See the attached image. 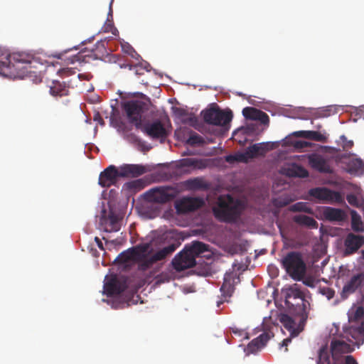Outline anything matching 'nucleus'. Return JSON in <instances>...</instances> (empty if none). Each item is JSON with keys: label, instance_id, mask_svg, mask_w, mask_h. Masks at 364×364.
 Segmentation results:
<instances>
[{"label": "nucleus", "instance_id": "obj_1", "mask_svg": "<svg viewBox=\"0 0 364 364\" xmlns=\"http://www.w3.org/2000/svg\"><path fill=\"white\" fill-rule=\"evenodd\" d=\"M177 247L178 245L175 244H171L151 255L152 249L150 243H142L122 252L118 259L122 262H134L138 264L139 270L146 271L158 261L163 260L171 255Z\"/></svg>", "mask_w": 364, "mask_h": 364}, {"label": "nucleus", "instance_id": "obj_2", "mask_svg": "<svg viewBox=\"0 0 364 364\" xmlns=\"http://www.w3.org/2000/svg\"><path fill=\"white\" fill-rule=\"evenodd\" d=\"M244 209L245 205L242 200L226 194L218 198L213 212L219 221L233 223L240 218Z\"/></svg>", "mask_w": 364, "mask_h": 364}, {"label": "nucleus", "instance_id": "obj_3", "mask_svg": "<svg viewBox=\"0 0 364 364\" xmlns=\"http://www.w3.org/2000/svg\"><path fill=\"white\" fill-rule=\"evenodd\" d=\"M347 314L348 323L343 326L345 336L359 347L364 343V308L354 304Z\"/></svg>", "mask_w": 364, "mask_h": 364}, {"label": "nucleus", "instance_id": "obj_4", "mask_svg": "<svg viewBox=\"0 0 364 364\" xmlns=\"http://www.w3.org/2000/svg\"><path fill=\"white\" fill-rule=\"evenodd\" d=\"M285 304L289 311L299 316L300 323H305L308 318L309 303L298 284H294L284 289Z\"/></svg>", "mask_w": 364, "mask_h": 364}, {"label": "nucleus", "instance_id": "obj_5", "mask_svg": "<svg viewBox=\"0 0 364 364\" xmlns=\"http://www.w3.org/2000/svg\"><path fill=\"white\" fill-rule=\"evenodd\" d=\"M287 272L295 280H301L306 270L302 255L299 252H289L282 259Z\"/></svg>", "mask_w": 364, "mask_h": 364}, {"label": "nucleus", "instance_id": "obj_6", "mask_svg": "<svg viewBox=\"0 0 364 364\" xmlns=\"http://www.w3.org/2000/svg\"><path fill=\"white\" fill-rule=\"evenodd\" d=\"M122 109L129 122L134 124L136 128H139L141 125L142 114L146 109V104L138 100H128L123 103Z\"/></svg>", "mask_w": 364, "mask_h": 364}, {"label": "nucleus", "instance_id": "obj_7", "mask_svg": "<svg viewBox=\"0 0 364 364\" xmlns=\"http://www.w3.org/2000/svg\"><path fill=\"white\" fill-rule=\"evenodd\" d=\"M354 346L357 345L350 342L346 336L344 332L339 338H333L331 341L330 350L331 361H335L344 358V354L351 353L354 350Z\"/></svg>", "mask_w": 364, "mask_h": 364}, {"label": "nucleus", "instance_id": "obj_8", "mask_svg": "<svg viewBox=\"0 0 364 364\" xmlns=\"http://www.w3.org/2000/svg\"><path fill=\"white\" fill-rule=\"evenodd\" d=\"M202 113L205 122L217 126H226L233 117L232 111H223L218 107L208 109Z\"/></svg>", "mask_w": 364, "mask_h": 364}, {"label": "nucleus", "instance_id": "obj_9", "mask_svg": "<svg viewBox=\"0 0 364 364\" xmlns=\"http://www.w3.org/2000/svg\"><path fill=\"white\" fill-rule=\"evenodd\" d=\"M175 195L169 187L152 188L145 193L146 199L149 202L164 204L173 199Z\"/></svg>", "mask_w": 364, "mask_h": 364}, {"label": "nucleus", "instance_id": "obj_10", "mask_svg": "<svg viewBox=\"0 0 364 364\" xmlns=\"http://www.w3.org/2000/svg\"><path fill=\"white\" fill-rule=\"evenodd\" d=\"M196 264V259L193 255L185 247L184 250L175 256L172 260L173 268L181 272L188 268L194 267Z\"/></svg>", "mask_w": 364, "mask_h": 364}, {"label": "nucleus", "instance_id": "obj_11", "mask_svg": "<svg viewBox=\"0 0 364 364\" xmlns=\"http://www.w3.org/2000/svg\"><path fill=\"white\" fill-rule=\"evenodd\" d=\"M317 364H358L352 355H346L344 358L331 361L327 345L321 346L318 350Z\"/></svg>", "mask_w": 364, "mask_h": 364}, {"label": "nucleus", "instance_id": "obj_12", "mask_svg": "<svg viewBox=\"0 0 364 364\" xmlns=\"http://www.w3.org/2000/svg\"><path fill=\"white\" fill-rule=\"evenodd\" d=\"M119 172V168L114 165H110L100 173L98 182L99 185L103 188H109L111 186L115 185L119 178H121Z\"/></svg>", "mask_w": 364, "mask_h": 364}, {"label": "nucleus", "instance_id": "obj_13", "mask_svg": "<svg viewBox=\"0 0 364 364\" xmlns=\"http://www.w3.org/2000/svg\"><path fill=\"white\" fill-rule=\"evenodd\" d=\"M127 288V281L124 278L112 276L104 284V291L107 296L118 295Z\"/></svg>", "mask_w": 364, "mask_h": 364}, {"label": "nucleus", "instance_id": "obj_14", "mask_svg": "<svg viewBox=\"0 0 364 364\" xmlns=\"http://www.w3.org/2000/svg\"><path fill=\"white\" fill-rule=\"evenodd\" d=\"M309 164L311 167L321 173H333V168L329 163V159L318 154L309 156Z\"/></svg>", "mask_w": 364, "mask_h": 364}, {"label": "nucleus", "instance_id": "obj_15", "mask_svg": "<svg viewBox=\"0 0 364 364\" xmlns=\"http://www.w3.org/2000/svg\"><path fill=\"white\" fill-rule=\"evenodd\" d=\"M204 204L203 199L199 198H184L176 204L178 213H188L201 208Z\"/></svg>", "mask_w": 364, "mask_h": 364}, {"label": "nucleus", "instance_id": "obj_16", "mask_svg": "<svg viewBox=\"0 0 364 364\" xmlns=\"http://www.w3.org/2000/svg\"><path fill=\"white\" fill-rule=\"evenodd\" d=\"M143 132L153 139H164L168 136V132L164 124L159 119L146 124Z\"/></svg>", "mask_w": 364, "mask_h": 364}, {"label": "nucleus", "instance_id": "obj_17", "mask_svg": "<svg viewBox=\"0 0 364 364\" xmlns=\"http://www.w3.org/2000/svg\"><path fill=\"white\" fill-rule=\"evenodd\" d=\"M294 316V318L287 314H282L279 321L284 327L289 331L291 336H297L302 331V328L300 326H304V323H300L299 316Z\"/></svg>", "mask_w": 364, "mask_h": 364}, {"label": "nucleus", "instance_id": "obj_18", "mask_svg": "<svg viewBox=\"0 0 364 364\" xmlns=\"http://www.w3.org/2000/svg\"><path fill=\"white\" fill-rule=\"evenodd\" d=\"M364 281V274L359 273L353 275L350 279L343 286L341 296L343 299H347L353 294L362 284Z\"/></svg>", "mask_w": 364, "mask_h": 364}, {"label": "nucleus", "instance_id": "obj_19", "mask_svg": "<svg viewBox=\"0 0 364 364\" xmlns=\"http://www.w3.org/2000/svg\"><path fill=\"white\" fill-rule=\"evenodd\" d=\"M364 245V236L349 233L345 240V254L352 255Z\"/></svg>", "mask_w": 364, "mask_h": 364}, {"label": "nucleus", "instance_id": "obj_20", "mask_svg": "<svg viewBox=\"0 0 364 364\" xmlns=\"http://www.w3.org/2000/svg\"><path fill=\"white\" fill-rule=\"evenodd\" d=\"M323 218L330 222H343L346 218V212L340 208L325 206L321 210Z\"/></svg>", "mask_w": 364, "mask_h": 364}, {"label": "nucleus", "instance_id": "obj_21", "mask_svg": "<svg viewBox=\"0 0 364 364\" xmlns=\"http://www.w3.org/2000/svg\"><path fill=\"white\" fill-rule=\"evenodd\" d=\"M119 169L122 178L138 177L147 171L146 167L141 164H124Z\"/></svg>", "mask_w": 364, "mask_h": 364}, {"label": "nucleus", "instance_id": "obj_22", "mask_svg": "<svg viewBox=\"0 0 364 364\" xmlns=\"http://www.w3.org/2000/svg\"><path fill=\"white\" fill-rule=\"evenodd\" d=\"M242 114L245 119L258 120L263 124H268L269 117L267 113L252 107H247L242 109Z\"/></svg>", "mask_w": 364, "mask_h": 364}, {"label": "nucleus", "instance_id": "obj_23", "mask_svg": "<svg viewBox=\"0 0 364 364\" xmlns=\"http://www.w3.org/2000/svg\"><path fill=\"white\" fill-rule=\"evenodd\" d=\"M100 224L104 230L107 232H117L120 230L119 218L112 212L109 213L107 217H102Z\"/></svg>", "mask_w": 364, "mask_h": 364}, {"label": "nucleus", "instance_id": "obj_24", "mask_svg": "<svg viewBox=\"0 0 364 364\" xmlns=\"http://www.w3.org/2000/svg\"><path fill=\"white\" fill-rule=\"evenodd\" d=\"M269 332H264L257 338L253 339L247 346L246 351L247 353H256L259 349L264 347L271 338Z\"/></svg>", "mask_w": 364, "mask_h": 364}, {"label": "nucleus", "instance_id": "obj_25", "mask_svg": "<svg viewBox=\"0 0 364 364\" xmlns=\"http://www.w3.org/2000/svg\"><path fill=\"white\" fill-rule=\"evenodd\" d=\"M296 137H302L316 141L325 142L327 136L317 131H297L293 133Z\"/></svg>", "mask_w": 364, "mask_h": 364}, {"label": "nucleus", "instance_id": "obj_26", "mask_svg": "<svg viewBox=\"0 0 364 364\" xmlns=\"http://www.w3.org/2000/svg\"><path fill=\"white\" fill-rule=\"evenodd\" d=\"M346 171L350 174L363 173L364 161L359 158L352 159L347 164Z\"/></svg>", "mask_w": 364, "mask_h": 364}, {"label": "nucleus", "instance_id": "obj_27", "mask_svg": "<svg viewBox=\"0 0 364 364\" xmlns=\"http://www.w3.org/2000/svg\"><path fill=\"white\" fill-rule=\"evenodd\" d=\"M220 290L221 291L222 296L226 301L228 298H230L232 296L235 290V287L231 282V275L230 274H225L224 281Z\"/></svg>", "mask_w": 364, "mask_h": 364}, {"label": "nucleus", "instance_id": "obj_28", "mask_svg": "<svg viewBox=\"0 0 364 364\" xmlns=\"http://www.w3.org/2000/svg\"><path fill=\"white\" fill-rule=\"evenodd\" d=\"M293 220L298 225L306 226L310 228L316 229L318 223L313 218L306 215H296L293 218Z\"/></svg>", "mask_w": 364, "mask_h": 364}, {"label": "nucleus", "instance_id": "obj_29", "mask_svg": "<svg viewBox=\"0 0 364 364\" xmlns=\"http://www.w3.org/2000/svg\"><path fill=\"white\" fill-rule=\"evenodd\" d=\"M34 60V57L29 53L25 52L14 53L11 55V65L14 66V63L31 64Z\"/></svg>", "mask_w": 364, "mask_h": 364}, {"label": "nucleus", "instance_id": "obj_30", "mask_svg": "<svg viewBox=\"0 0 364 364\" xmlns=\"http://www.w3.org/2000/svg\"><path fill=\"white\" fill-rule=\"evenodd\" d=\"M50 93L54 97L65 96L68 94V88L64 82L53 81V85L50 87Z\"/></svg>", "mask_w": 364, "mask_h": 364}, {"label": "nucleus", "instance_id": "obj_31", "mask_svg": "<svg viewBox=\"0 0 364 364\" xmlns=\"http://www.w3.org/2000/svg\"><path fill=\"white\" fill-rule=\"evenodd\" d=\"M269 149V144L265 143L255 144L247 149L249 157L251 159L257 155H263Z\"/></svg>", "mask_w": 364, "mask_h": 364}, {"label": "nucleus", "instance_id": "obj_32", "mask_svg": "<svg viewBox=\"0 0 364 364\" xmlns=\"http://www.w3.org/2000/svg\"><path fill=\"white\" fill-rule=\"evenodd\" d=\"M331 189L325 187L314 188L309 190V194L320 200L327 203Z\"/></svg>", "mask_w": 364, "mask_h": 364}, {"label": "nucleus", "instance_id": "obj_33", "mask_svg": "<svg viewBox=\"0 0 364 364\" xmlns=\"http://www.w3.org/2000/svg\"><path fill=\"white\" fill-rule=\"evenodd\" d=\"M186 247L196 259L201 254L208 251V245L204 244L202 242L196 241L193 242L191 245H186Z\"/></svg>", "mask_w": 364, "mask_h": 364}, {"label": "nucleus", "instance_id": "obj_34", "mask_svg": "<svg viewBox=\"0 0 364 364\" xmlns=\"http://www.w3.org/2000/svg\"><path fill=\"white\" fill-rule=\"evenodd\" d=\"M287 175L291 177L306 178L308 177L309 172L303 166L295 164L288 168Z\"/></svg>", "mask_w": 364, "mask_h": 364}, {"label": "nucleus", "instance_id": "obj_35", "mask_svg": "<svg viewBox=\"0 0 364 364\" xmlns=\"http://www.w3.org/2000/svg\"><path fill=\"white\" fill-rule=\"evenodd\" d=\"M11 55L9 51L0 48V68H10L11 65Z\"/></svg>", "mask_w": 364, "mask_h": 364}, {"label": "nucleus", "instance_id": "obj_36", "mask_svg": "<svg viewBox=\"0 0 364 364\" xmlns=\"http://www.w3.org/2000/svg\"><path fill=\"white\" fill-rule=\"evenodd\" d=\"M204 143V139L201 136H200L199 134L193 131H190V136L186 140V144L192 146H200L203 145Z\"/></svg>", "mask_w": 364, "mask_h": 364}, {"label": "nucleus", "instance_id": "obj_37", "mask_svg": "<svg viewBox=\"0 0 364 364\" xmlns=\"http://www.w3.org/2000/svg\"><path fill=\"white\" fill-rule=\"evenodd\" d=\"M289 210L292 212H304L313 213V210L308 203L298 202L290 206Z\"/></svg>", "mask_w": 364, "mask_h": 364}, {"label": "nucleus", "instance_id": "obj_38", "mask_svg": "<svg viewBox=\"0 0 364 364\" xmlns=\"http://www.w3.org/2000/svg\"><path fill=\"white\" fill-rule=\"evenodd\" d=\"M327 203L331 204L337 203L342 205L345 203V200L343 195L340 192L331 190Z\"/></svg>", "mask_w": 364, "mask_h": 364}, {"label": "nucleus", "instance_id": "obj_39", "mask_svg": "<svg viewBox=\"0 0 364 364\" xmlns=\"http://www.w3.org/2000/svg\"><path fill=\"white\" fill-rule=\"evenodd\" d=\"M351 226L355 231L363 230V223L360 220V218L356 215L355 211H352V223Z\"/></svg>", "mask_w": 364, "mask_h": 364}, {"label": "nucleus", "instance_id": "obj_40", "mask_svg": "<svg viewBox=\"0 0 364 364\" xmlns=\"http://www.w3.org/2000/svg\"><path fill=\"white\" fill-rule=\"evenodd\" d=\"M338 144L341 146L344 151H348L353 146V141L348 140L345 135H341L339 140L337 141Z\"/></svg>", "mask_w": 364, "mask_h": 364}, {"label": "nucleus", "instance_id": "obj_41", "mask_svg": "<svg viewBox=\"0 0 364 364\" xmlns=\"http://www.w3.org/2000/svg\"><path fill=\"white\" fill-rule=\"evenodd\" d=\"M127 186L129 188L133 189L134 191H139L143 188V182L141 180L138 179L127 183Z\"/></svg>", "mask_w": 364, "mask_h": 364}, {"label": "nucleus", "instance_id": "obj_42", "mask_svg": "<svg viewBox=\"0 0 364 364\" xmlns=\"http://www.w3.org/2000/svg\"><path fill=\"white\" fill-rule=\"evenodd\" d=\"M198 160L193 158H186L181 161V165L183 167L196 166Z\"/></svg>", "mask_w": 364, "mask_h": 364}, {"label": "nucleus", "instance_id": "obj_43", "mask_svg": "<svg viewBox=\"0 0 364 364\" xmlns=\"http://www.w3.org/2000/svg\"><path fill=\"white\" fill-rule=\"evenodd\" d=\"M319 291L322 295L326 296L328 300L332 299L335 295V291L329 287L320 288Z\"/></svg>", "mask_w": 364, "mask_h": 364}, {"label": "nucleus", "instance_id": "obj_44", "mask_svg": "<svg viewBox=\"0 0 364 364\" xmlns=\"http://www.w3.org/2000/svg\"><path fill=\"white\" fill-rule=\"evenodd\" d=\"M230 330L234 335L237 336H243L245 339H249L248 333L244 330L237 328L236 327H232L230 328Z\"/></svg>", "mask_w": 364, "mask_h": 364}, {"label": "nucleus", "instance_id": "obj_45", "mask_svg": "<svg viewBox=\"0 0 364 364\" xmlns=\"http://www.w3.org/2000/svg\"><path fill=\"white\" fill-rule=\"evenodd\" d=\"M348 202L353 206L359 207V201L357 196L354 194H348L346 196Z\"/></svg>", "mask_w": 364, "mask_h": 364}, {"label": "nucleus", "instance_id": "obj_46", "mask_svg": "<svg viewBox=\"0 0 364 364\" xmlns=\"http://www.w3.org/2000/svg\"><path fill=\"white\" fill-rule=\"evenodd\" d=\"M236 157L237 162H247L251 159L247 150L245 153H236Z\"/></svg>", "mask_w": 364, "mask_h": 364}, {"label": "nucleus", "instance_id": "obj_47", "mask_svg": "<svg viewBox=\"0 0 364 364\" xmlns=\"http://www.w3.org/2000/svg\"><path fill=\"white\" fill-rule=\"evenodd\" d=\"M75 72L73 71L72 69H70V68H63V69L59 70V73L63 77L69 76V75H72Z\"/></svg>", "mask_w": 364, "mask_h": 364}, {"label": "nucleus", "instance_id": "obj_48", "mask_svg": "<svg viewBox=\"0 0 364 364\" xmlns=\"http://www.w3.org/2000/svg\"><path fill=\"white\" fill-rule=\"evenodd\" d=\"M126 67H129V70L134 69L135 70V73L136 75H142L143 74V73L141 72V70H142L141 68H139L136 65L132 66L130 65H124L123 66L122 65L121 66V68H126Z\"/></svg>", "mask_w": 364, "mask_h": 364}, {"label": "nucleus", "instance_id": "obj_49", "mask_svg": "<svg viewBox=\"0 0 364 364\" xmlns=\"http://www.w3.org/2000/svg\"><path fill=\"white\" fill-rule=\"evenodd\" d=\"M175 113L180 117H184L188 116V112H186V110L182 108H176Z\"/></svg>", "mask_w": 364, "mask_h": 364}, {"label": "nucleus", "instance_id": "obj_50", "mask_svg": "<svg viewBox=\"0 0 364 364\" xmlns=\"http://www.w3.org/2000/svg\"><path fill=\"white\" fill-rule=\"evenodd\" d=\"M93 120L97 122L98 124H100L102 126H103L105 124L104 119H102V117H101V115L99 112H97L94 115Z\"/></svg>", "mask_w": 364, "mask_h": 364}, {"label": "nucleus", "instance_id": "obj_51", "mask_svg": "<svg viewBox=\"0 0 364 364\" xmlns=\"http://www.w3.org/2000/svg\"><path fill=\"white\" fill-rule=\"evenodd\" d=\"M293 336H290V337H288V338L284 339L282 343L281 346L282 347H284V346L285 347V350H284L285 352H287L288 350L287 346L289 345V343H290L291 342V338Z\"/></svg>", "mask_w": 364, "mask_h": 364}, {"label": "nucleus", "instance_id": "obj_52", "mask_svg": "<svg viewBox=\"0 0 364 364\" xmlns=\"http://www.w3.org/2000/svg\"><path fill=\"white\" fill-rule=\"evenodd\" d=\"M225 161L228 163H233L237 161L236 154L227 156L225 157Z\"/></svg>", "mask_w": 364, "mask_h": 364}, {"label": "nucleus", "instance_id": "obj_53", "mask_svg": "<svg viewBox=\"0 0 364 364\" xmlns=\"http://www.w3.org/2000/svg\"><path fill=\"white\" fill-rule=\"evenodd\" d=\"M123 49L127 53L131 55H132V53L135 52L134 48L129 45L123 46Z\"/></svg>", "mask_w": 364, "mask_h": 364}, {"label": "nucleus", "instance_id": "obj_54", "mask_svg": "<svg viewBox=\"0 0 364 364\" xmlns=\"http://www.w3.org/2000/svg\"><path fill=\"white\" fill-rule=\"evenodd\" d=\"M350 154H340L336 156L335 160L336 162H340L343 159H346L348 157Z\"/></svg>", "mask_w": 364, "mask_h": 364}, {"label": "nucleus", "instance_id": "obj_55", "mask_svg": "<svg viewBox=\"0 0 364 364\" xmlns=\"http://www.w3.org/2000/svg\"><path fill=\"white\" fill-rule=\"evenodd\" d=\"M95 241L96 242L97 247L100 250H104V247H103V244H102V241L100 240V239L99 237H95Z\"/></svg>", "mask_w": 364, "mask_h": 364}, {"label": "nucleus", "instance_id": "obj_56", "mask_svg": "<svg viewBox=\"0 0 364 364\" xmlns=\"http://www.w3.org/2000/svg\"><path fill=\"white\" fill-rule=\"evenodd\" d=\"M307 145V142L306 141H297L296 143V147H299V148H303V147H306Z\"/></svg>", "mask_w": 364, "mask_h": 364}, {"label": "nucleus", "instance_id": "obj_57", "mask_svg": "<svg viewBox=\"0 0 364 364\" xmlns=\"http://www.w3.org/2000/svg\"><path fill=\"white\" fill-rule=\"evenodd\" d=\"M185 122H189L191 123L194 122L196 121V119L195 117L189 116L188 118L184 119Z\"/></svg>", "mask_w": 364, "mask_h": 364}, {"label": "nucleus", "instance_id": "obj_58", "mask_svg": "<svg viewBox=\"0 0 364 364\" xmlns=\"http://www.w3.org/2000/svg\"><path fill=\"white\" fill-rule=\"evenodd\" d=\"M326 148L328 149L329 152H331V153L336 152V151H338V149H336L334 147L328 146V147H326Z\"/></svg>", "mask_w": 364, "mask_h": 364}, {"label": "nucleus", "instance_id": "obj_59", "mask_svg": "<svg viewBox=\"0 0 364 364\" xmlns=\"http://www.w3.org/2000/svg\"><path fill=\"white\" fill-rule=\"evenodd\" d=\"M223 301H218V304H217L218 306H220V305L221 304H223Z\"/></svg>", "mask_w": 364, "mask_h": 364}, {"label": "nucleus", "instance_id": "obj_60", "mask_svg": "<svg viewBox=\"0 0 364 364\" xmlns=\"http://www.w3.org/2000/svg\"><path fill=\"white\" fill-rule=\"evenodd\" d=\"M329 115V113H326V114H323L322 116L323 117H326V116H328Z\"/></svg>", "mask_w": 364, "mask_h": 364}, {"label": "nucleus", "instance_id": "obj_61", "mask_svg": "<svg viewBox=\"0 0 364 364\" xmlns=\"http://www.w3.org/2000/svg\"><path fill=\"white\" fill-rule=\"evenodd\" d=\"M362 257L364 259V250L361 251Z\"/></svg>", "mask_w": 364, "mask_h": 364}]
</instances>
